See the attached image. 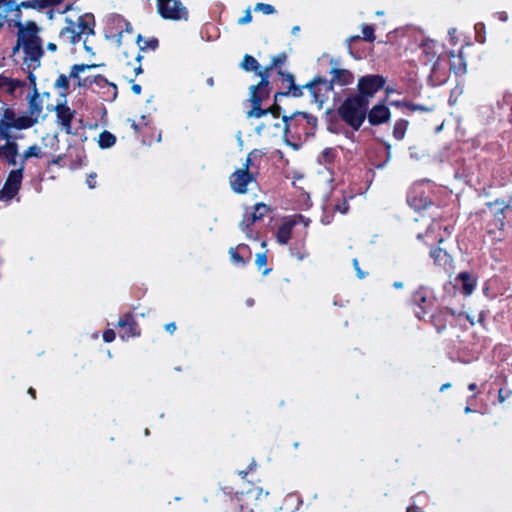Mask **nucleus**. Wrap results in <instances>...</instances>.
Segmentation results:
<instances>
[{
  "mask_svg": "<svg viewBox=\"0 0 512 512\" xmlns=\"http://www.w3.org/2000/svg\"><path fill=\"white\" fill-rule=\"evenodd\" d=\"M65 12L64 26L59 33L60 42L65 45H76L82 42L86 51L92 52V47L87 42L88 38L95 34L94 16L70 8H67Z\"/></svg>",
  "mask_w": 512,
  "mask_h": 512,
  "instance_id": "nucleus-1",
  "label": "nucleus"
},
{
  "mask_svg": "<svg viewBox=\"0 0 512 512\" xmlns=\"http://www.w3.org/2000/svg\"><path fill=\"white\" fill-rule=\"evenodd\" d=\"M38 32L39 28L34 22L19 25L18 40L14 53L22 49L24 64L29 70H35L40 66L43 55L42 41Z\"/></svg>",
  "mask_w": 512,
  "mask_h": 512,
  "instance_id": "nucleus-2",
  "label": "nucleus"
},
{
  "mask_svg": "<svg viewBox=\"0 0 512 512\" xmlns=\"http://www.w3.org/2000/svg\"><path fill=\"white\" fill-rule=\"evenodd\" d=\"M331 64L333 68L331 70L332 78L330 82L326 80H315L306 86L314 97V100L320 104L327 98V93L332 89L333 84L346 86L351 84L354 79L350 71L337 67L338 62L336 60L332 59Z\"/></svg>",
  "mask_w": 512,
  "mask_h": 512,
  "instance_id": "nucleus-3",
  "label": "nucleus"
},
{
  "mask_svg": "<svg viewBox=\"0 0 512 512\" xmlns=\"http://www.w3.org/2000/svg\"><path fill=\"white\" fill-rule=\"evenodd\" d=\"M368 100L360 96L347 98L338 108V115L353 130H358L367 114Z\"/></svg>",
  "mask_w": 512,
  "mask_h": 512,
  "instance_id": "nucleus-4",
  "label": "nucleus"
},
{
  "mask_svg": "<svg viewBox=\"0 0 512 512\" xmlns=\"http://www.w3.org/2000/svg\"><path fill=\"white\" fill-rule=\"evenodd\" d=\"M248 118H263L264 121L256 126L255 131L258 135L267 134L277 136L280 132L286 133L288 130L287 117L279 118V113L270 108L266 110L248 111Z\"/></svg>",
  "mask_w": 512,
  "mask_h": 512,
  "instance_id": "nucleus-5",
  "label": "nucleus"
},
{
  "mask_svg": "<svg viewBox=\"0 0 512 512\" xmlns=\"http://www.w3.org/2000/svg\"><path fill=\"white\" fill-rule=\"evenodd\" d=\"M97 66L98 65L87 64L74 65L71 68L69 76L60 75L55 81L54 86L63 90H67L70 85H73L74 87H86L91 81L89 77H82V74L87 70L95 69Z\"/></svg>",
  "mask_w": 512,
  "mask_h": 512,
  "instance_id": "nucleus-6",
  "label": "nucleus"
},
{
  "mask_svg": "<svg viewBox=\"0 0 512 512\" xmlns=\"http://www.w3.org/2000/svg\"><path fill=\"white\" fill-rule=\"evenodd\" d=\"M157 10L164 19L180 21L188 18V11L179 0H157Z\"/></svg>",
  "mask_w": 512,
  "mask_h": 512,
  "instance_id": "nucleus-7",
  "label": "nucleus"
},
{
  "mask_svg": "<svg viewBox=\"0 0 512 512\" xmlns=\"http://www.w3.org/2000/svg\"><path fill=\"white\" fill-rule=\"evenodd\" d=\"M0 120L4 125L11 131L24 130L32 127L36 123V119L32 117H26L25 114L17 115L11 108L4 107L0 114Z\"/></svg>",
  "mask_w": 512,
  "mask_h": 512,
  "instance_id": "nucleus-8",
  "label": "nucleus"
},
{
  "mask_svg": "<svg viewBox=\"0 0 512 512\" xmlns=\"http://www.w3.org/2000/svg\"><path fill=\"white\" fill-rule=\"evenodd\" d=\"M24 164L22 163L19 168L12 170L0 190V200L10 201L14 198L20 190L23 179Z\"/></svg>",
  "mask_w": 512,
  "mask_h": 512,
  "instance_id": "nucleus-9",
  "label": "nucleus"
},
{
  "mask_svg": "<svg viewBox=\"0 0 512 512\" xmlns=\"http://www.w3.org/2000/svg\"><path fill=\"white\" fill-rule=\"evenodd\" d=\"M253 153H250L247 156L246 162L244 164V169L236 170L230 176V185L234 192L243 194L247 192V186L251 182L254 181V177L252 174L248 172L249 166L251 164V157Z\"/></svg>",
  "mask_w": 512,
  "mask_h": 512,
  "instance_id": "nucleus-10",
  "label": "nucleus"
},
{
  "mask_svg": "<svg viewBox=\"0 0 512 512\" xmlns=\"http://www.w3.org/2000/svg\"><path fill=\"white\" fill-rule=\"evenodd\" d=\"M384 84V78L379 75L363 76L358 81V96L368 100V98L373 97L374 94L384 86Z\"/></svg>",
  "mask_w": 512,
  "mask_h": 512,
  "instance_id": "nucleus-11",
  "label": "nucleus"
},
{
  "mask_svg": "<svg viewBox=\"0 0 512 512\" xmlns=\"http://www.w3.org/2000/svg\"><path fill=\"white\" fill-rule=\"evenodd\" d=\"M262 76L261 81L256 86L250 87V96L249 102L252 105V109L250 111L263 110L261 105L263 101L269 98L270 90H269V81L266 76L260 74Z\"/></svg>",
  "mask_w": 512,
  "mask_h": 512,
  "instance_id": "nucleus-12",
  "label": "nucleus"
},
{
  "mask_svg": "<svg viewBox=\"0 0 512 512\" xmlns=\"http://www.w3.org/2000/svg\"><path fill=\"white\" fill-rule=\"evenodd\" d=\"M298 222H303L305 226L308 225V220L301 215L283 221L276 233V239L279 244L285 245L288 243L291 238L292 230Z\"/></svg>",
  "mask_w": 512,
  "mask_h": 512,
  "instance_id": "nucleus-13",
  "label": "nucleus"
},
{
  "mask_svg": "<svg viewBox=\"0 0 512 512\" xmlns=\"http://www.w3.org/2000/svg\"><path fill=\"white\" fill-rule=\"evenodd\" d=\"M55 113L57 124L60 125L62 130L67 134H70L72 131L71 123L75 116V110L71 109L65 102L56 105Z\"/></svg>",
  "mask_w": 512,
  "mask_h": 512,
  "instance_id": "nucleus-14",
  "label": "nucleus"
},
{
  "mask_svg": "<svg viewBox=\"0 0 512 512\" xmlns=\"http://www.w3.org/2000/svg\"><path fill=\"white\" fill-rule=\"evenodd\" d=\"M367 116L371 125H380L386 123L390 119L391 114L387 106L377 104L371 108Z\"/></svg>",
  "mask_w": 512,
  "mask_h": 512,
  "instance_id": "nucleus-15",
  "label": "nucleus"
},
{
  "mask_svg": "<svg viewBox=\"0 0 512 512\" xmlns=\"http://www.w3.org/2000/svg\"><path fill=\"white\" fill-rule=\"evenodd\" d=\"M118 326L120 327L119 336L122 339H129L130 337H134L139 334L134 321L129 315H126L123 319H120Z\"/></svg>",
  "mask_w": 512,
  "mask_h": 512,
  "instance_id": "nucleus-16",
  "label": "nucleus"
},
{
  "mask_svg": "<svg viewBox=\"0 0 512 512\" xmlns=\"http://www.w3.org/2000/svg\"><path fill=\"white\" fill-rule=\"evenodd\" d=\"M18 155V145L15 142H7L0 146V157L6 159L9 165L17 164L16 157Z\"/></svg>",
  "mask_w": 512,
  "mask_h": 512,
  "instance_id": "nucleus-17",
  "label": "nucleus"
},
{
  "mask_svg": "<svg viewBox=\"0 0 512 512\" xmlns=\"http://www.w3.org/2000/svg\"><path fill=\"white\" fill-rule=\"evenodd\" d=\"M22 85L23 83L20 80L0 75V94L13 95Z\"/></svg>",
  "mask_w": 512,
  "mask_h": 512,
  "instance_id": "nucleus-18",
  "label": "nucleus"
},
{
  "mask_svg": "<svg viewBox=\"0 0 512 512\" xmlns=\"http://www.w3.org/2000/svg\"><path fill=\"white\" fill-rule=\"evenodd\" d=\"M430 255L434 259L435 264L443 267L446 270L452 268V258L447 253V251L443 250L442 248L431 250Z\"/></svg>",
  "mask_w": 512,
  "mask_h": 512,
  "instance_id": "nucleus-19",
  "label": "nucleus"
},
{
  "mask_svg": "<svg viewBox=\"0 0 512 512\" xmlns=\"http://www.w3.org/2000/svg\"><path fill=\"white\" fill-rule=\"evenodd\" d=\"M43 111L42 100L38 93H34L29 99V109L26 117H32L38 122Z\"/></svg>",
  "mask_w": 512,
  "mask_h": 512,
  "instance_id": "nucleus-20",
  "label": "nucleus"
},
{
  "mask_svg": "<svg viewBox=\"0 0 512 512\" xmlns=\"http://www.w3.org/2000/svg\"><path fill=\"white\" fill-rule=\"evenodd\" d=\"M458 279L461 281L462 290L465 295H470L475 289L476 281L468 273H460Z\"/></svg>",
  "mask_w": 512,
  "mask_h": 512,
  "instance_id": "nucleus-21",
  "label": "nucleus"
},
{
  "mask_svg": "<svg viewBox=\"0 0 512 512\" xmlns=\"http://www.w3.org/2000/svg\"><path fill=\"white\" fill-rule=\"evenodd\" d=\"M488 207L490 208V210L492 211L494 216L497 217L498 220H500L501 226H503L504 223L499 218V215L502 214L505 210L512 209V205H510V204L509 205H505V203L503 201L496 200L494 202L488 203Z\"/></svg>",
  "mask_w": 512,
  "mask_h": 512,
  "instance_id": "nucleus-22",
  "label": "nucleus"
},
{
  "mask_svg": "<svg viewBox=\"0 0 512 512\" xmlns=\"http://www.w3.org/2000/svg\"><path fill=\"white\" fill-rule=\"evenodd\" d=\"M116 143V137L109 131H103L99 134L98 144L101 148L107 149Z\"/></svg>",
  "mask_w": 512,
  "mask_h": 512,
  "instance_id": "nucleus-23",
  "label": "nucleus"
},
{
  "mask_svg": "<svg viewBox=\"0 0 512 512\" xmlns=\"http://www.w3.org/2000/svg\"><path fill=\"white\" fill-rule=\"evenodd\" d=\"M269 211V208L264 203H258L254 207V212L250 214L251 216V222H256L257 220L262 219L267 212Z\"/></svg>",
  "mask_w": 512,
  "mask_h": 512,
  "instance_id": "nucleus-24",
  "label": "nucleus"
},
{
  "mask_svg": "<svg viewBox=\"0 0 512 512\" xmlns=\"http://www.w3.org/2000/svg\"><path fill=\"white\" fill-rule=\"evenodd\" d=\"M137 44L141 50L155 49L158 46V40L156 38L145 39L143 36L138 35Z\"/></svg>",
  "mask_w": 512,
  "mask_h": 512,
  "instance_id": "nucleus-25",
  "label": "nucleus"
},
{
  "mask_svg": "<svg viewBox=\"0 0 512 512\" xmlns=\"http://www.w3.org/2000/svg\"><path fill=\"white\" fill-rule=\"evenodd\" d=\"M408 122L405 120H399L395 123L393 129V135L397 140H402L407 130Z\"/></svg>",
  "mask_w": 512,
  "mask_h": 512,
  "instance_id": "nucleus-26",
  "label": "nucleus"
},
{
  "mask_svg": "<svg viewBox=\"0 0 512 512\" xmlns=\"http://www.w3.org/2000/svg\"><path fill=\"white\" fill-rule=\"evenodd\" d=\"M241 67L246 71H256L258 68V62L254 57L245 55L241 63Z\"/></svg>",
  "mask_w": 512,
  "mask_h": 512,
  "instance_id": "nucleus-27",
  "label": "nucleus"
},
{
  "mask_svg": "<svg viewBox=\"0 0 512 512\" xmlns=\"http://www.w3.org/2000/svg\"><path fill=\"white\" fill-rule=\"evenodd\" d=\"M32 157H42L41 149L37 145L28 147L23 153V162Z\"/></svg>",
  "mask_w": 512,
  "mask_h": 512,
  "instance_id": "nucleus-28",
  "label": "nucleus"
},
{
  "mask_svg": "<svg viewBox=\"0 0 512 512\" xmlns=\"http://www.w3.org/2000/svg\"><path fill=\"white\" fill-rule=\"evenodd\" d=\"M16 0H0V7H2L5 12H12L14 10H18L19 6L15 2Z\"/></svg>",
  "mask_w": 512,
  "mask_h": 512,
  "instance_id": "nucleus-29",
  "label": "nucleus"
},
{
  "mask_svg": "<svg viewBox=\"0 0 512 512\" xmlns=\"http://www.w3.org/2000/svg\"><path fill=\"white\" fill-rule=\"evenodd\" d=\"M255 11H260L266 15H270L275 13V8L270 4L257 3L255 5Z\"/></svg>",
  "mask_w": 512,
  "mask_h": 512,
  "instance_id": "nucleus-30",
  "label": "nucleus"
},
{
  "mask_svg": "<svg viewBox=\"0 0 512 512\" xmlns=\"http://www.w3.org/2000/svg\"><path fill=\"white\" fill-rule=\"evenodd\" d=\"M90 70H87L84 74H82V77H89L90 83L88 85H91L92 83H97L98 85L102 86L103 84H108L107 80L100 75L91 76L88 74Z\"/></svg>",
  "mask_w": 512,
  "mask_h": 512,
  "instance_id": "nucleus-31",
  "label": "nucleus"
},
{
  "mask_svg": "<svg viewBox=\"0 0 512 512\" xmlns=\"http://www.w3.org/2000/svg\"><path fill=\"white\" fill-rule=\"evenodd\" d=\"M363 39L372 42L375 39L374 28L371 25H364L362 28Z\"/></svg>",
  "mask_w": 512,
  "mask_h": 512,
  "instance_id": "nucleus-32",
  "label": "nucleus"
},
{
  "mask_svg": "<svg viewBox=\"0 0 512 512\" xmlns=\"http://www.w3.org/2000/svg\"><path fill=\"white\" fill-rule=\"evenodd\" d=\"M408 203L414 207L415 209H421L428 205V201L426 198H421L419 203L416 201L415 198H413L411 195L408 197Z\"/></svg>",
  "mask_w": 512,
  "mask_h": 512,
  "instance_id": "nucleus-33",
  "label": "nucleus"
},
{
  "mask_svg": "<svg viewBox=\"0 0 512 512\" xmlns=\"http://www.w3.org/2000/svg\"><path fill=\"white\" fill-rule=\"evenodd\" d=\"M254 223L255 222H251V216L250 215H245L243 220L240 222V228H241L242 231H244L247 234V236L250 237L249 228Z\"/></svg>",
  "mask_w": 512,
  "mask_h": 512,
  "instance_id": "nucleus-34",
  "label": "nucleus"
},
{
  "mask_svg": "<svg viewBox=\"0 0 512 512\" xmlns=\"http://www.w3.org/2000/svg\"><path fill=\"white\" fill-rule=\"evenodd\" d=\"M11 137L10 130L0 120V140H8Z\"/></svg>",
  "mask_w": 512,
  "mask_h": 512,
  "instance_id": "nucleus-35",
  "label": "nucleus"
},
{
  "mask_svg": "<svg viewBox=\"0 0 512 512\" xmlns=\"http://www.w3.org/2000/svg\"><path fill=\"white\" fill-rule=\"evenodd\" d=\"M229 254H230L231 260L234 263L244 264L243 258L239 255V253L237 252V250L235 248H230Z\"/></svg>",
  "mask_w": 512,
  "mask_h": 512,
  "instance_id": "nucleus-36",
  "label": "nucleus"
},
{
  "mask_svg": "<svg viewBox=\"0 0 512 512\" xmlns=\"http://www.w3.org/2000/svg\"><path fill=\"white\" fill-rule=\"evenodd\" d=\"M21 7H25V8H40L42 5H41V2L39 0H28V1H24L20 4Z\"/></svg>",
  "mask_w": 512,
  "mask_h": 512,
  "instance_id": "nucleus-37",
  "label": "nucleus"
},
{
  "mask_svg": "<svg viewBox=\"0 0 512 512\" xmlns=\"http://www.w3.org/2000/svg\"><path fill=\"white\" fill-rule=\"evenodd\" d=\"M255 263L259 269L263 268L267 263L266 255L264 253L257 254Z\"/></svg>",
  "mask_w": 512,
  "mask_h": 512,
  "instance_id": "nucleus-38",
  "label": "nucleus"
},
{
  "mask_svg": "<svg viewBox=\"0 0 512 512\" xmlns=\"http://www.w3.org/2000/svg\"><path fill=\"white\" fill-rule=\"evenodd\" d=\"M252 21V15L249 9L245 11V14L243 17L238 19V24L245 25Z\"/></svg>",
  "mask_w": 512,
  "mask_h": 512,
  "instance_id": "nucleus-39",
  "label": "nucleus"
},
{
  "mask_svg": "<svg viewBox=\"0 0 512 512\" xmlns=\"http://www.w3.org/2000/svg\"><path fill=\"white\" fill-rule=\"evenodd\" d=\"M115 332L112 329H107L103 333V339L105 342H112L115 339Z\"/></svg>",
  "mask_w": 512,
  "mask_h": 512,
  "instance_id": "nucleus-40",
  "label": "nucleus"
},
{
  "mask_svg": "<svg viewBox=\"0 0 512 512\" xmlns=\"http://www.w3.org/2000/svg\"><path fill=\"white\" fill-rule=\"evenodd\" d=\"M86 183L88 185L89 188L93 189L95 188L96 186V174L95 173H91L87 180H86Z\"/></svg>",
  "mask_w": 512,
  "mask_h": 512,
  "instance_id": "nucleus-41",
  "label": "nucleus"
},
{
  "mask_svg": "<svg viewBox=\"0 0 512 512\" xmlns=\"http://www.w3.org/2000/svg\"><path fill=\"white\" fill-rule=\"evenodd\" d=\"M353 266L357 272V275L360 279L364 278L365 277V274L360 270L359 268V262L357 259H353Z\"/></svg>",
  "mask_w": 512,
  "mask_h": 512,
  "instance_id": "nucleus-42",
  "label": "nucleus"
},
{
  "mask_svg": "<svg viewBox=\"0 0 512 512\" xmlns=\"http://www.w3.org/2000/svg\"><path fill=\"white\" fill-rule=\"evenodd\" d=\"M337 211L341 212L342 214H345L347 213L348 209H349V206L347 205V203L344 201L342 204L340 205H337L336 208H335Z\"/></svg>",
  "mask_w": 512,
  "mask_h": 512,
  "instance_id": "nucleus-43",
  "label": "nucleus"
},
{
  "mask_svg": "<svg viewBox=\"0 0 512 512\" xmlns=\"http://www.w3.org/2000/svg\"><path fill=\"white\" fill-rule=\"evenodd\" d=\"M166 330L170 333H173L175 330H176V325L175 323H168L166 326H165Z\"/></svg>",
  "mask_w": 512,
  "mask_h": 512,
  "instance_id": "nucleus-44",
  "label": "nucleus"
},
{
  "mask_svg": "<svg viewBox=\"0 0 512 512\" xmlns=\"http://www.w3.org/2000/svg\"><path fill=\"white\" fill-rule=\"evenodd\" d=\"M332 153L333 151L331 149H326L324 152H323V157L327 160H329L331 157H332Z\"/></svg>",
  "mask_w": 512,
  "mask_h": 512,
  "instance_id": "nucleus-45",
  "label": "nucleus"
},
{
  "mask_svg": "<svg viewBox=\"0 0 512 512\" xmlns=\"http://www.w3.org/2000/svg\"><path fill=\"white\" fill-rule=\"evenodd\" d=\"M132 91H133L135 94H140V93H141V87H140V85H138V84H134V85L132 86Z\"/></svg>",
  "mask_w": 512,
  "mask_h": 512,
  "instance_id": "nucleus-46",
  "label": "nucleus"
},
{
  "mask_svg": "<svg viewBox=\"0 0 512 512\" xmlns=\"http://www.w3.org/2000/svg\"><path fill=\"white\" fill-rule=\"evenodd\" d=\"M47 49H48L49 51H51V52H55V51H56V49H57L56 44H54V43H49V44L47 45Z\"/></svg>",
  "mask_w": 512,
  "mask_h": 512,
  "instance_id": "nucleus-47",
  "label": "nucleus"
},
{
  "mask_svg": "<svg viewBox=\"0 0 512 512\" xmlns=\"http://www.w3.org/2000/svg\"><path fill=\"white\" fill-rule=\"evenodd\" d=\"M393 286L397 289L402 288L403 284L401 282H395Z\"/></svg>",
  "mask_w": 512,
  "mask_h": 512,
  "instance_id": "nucleus-48",
  "label": "nucleus"
},
{
  "mask_svg": "<svg viewBox=\"0 0 512 512\" xmlns=\"http://www.w3.org/2000/svg\"><path fill=\"white\" fill-rule=\"evenodd\" d=\"M28 393L34 398L35 397V390L33 388H29Z\"/></svg>",
  "mask_w": 512,
  "mask_h": 512,
  "instance_id": "nucleus-49",
  "label": "nucleus"
},
{
  "mask_svg": "<svg viewBox=\"0 0 512 512\" xmlns=\"http://www.w3.org/2000/svg\"><path fill=\"white\" fill-rule=\"evenodd\" d=\"M299 30H300V29H299V27H298V26H295V27H293V29H292V33H293V34H296V33H298V32H299Z\"/></svg>",
  "mask_w": 512,
  "mask_h": 512,
  "instance_id": "nucleus-50",
  "label": "nucleus"
},
{
  "mask_svg": "<svg viewBox=\"0 0 512 512\" xmlns=\"http://www.w3.org/2000/svg\"><path fill=\"white\" fill-rule=\"evenodd\" d=\"M407 512H421L417 508H408Z\"/></svg>",
  "mask_w": 512,
  "mask_h": 512,
  "instance_id": "nucleus-51",
  "label": "nucleus"
},
{
  "mask_svg": "<svg viewBox=\"0 0 512 512\" xmlns=\"http://www.w3.org/2000/svg\"><path fill=\"white\" fill-rule=\"evenodd\" d=\"M298 91H299V89H298V88H294V90H293L292 94H293L294 96H299L300 94L298 93Z\"/></svg>",
  "mask_w": 512,
  "mask_h": 512,
  "instance_id": "nucleus-52",
  "label": "nucleus"
},
{
  "mask_svg": "<svg viewBox=\"0 0 512 512\" xmlns=\"http://www.w3.org/2000/svg\"><path fill=\"white\" fill-rule=\"evenodd\" d=\"M475 389H476V384L473 383V384L469 385V390L473 391Z\"/></svg>",
  "mask_w": 512,
  "mask_h": 512,
  "instance_id": "nucleus-53",
  "label": "nucleus"
},
{
  "mask_svg": "<svg viewBox=\"0 0 512 512\" xmlns=\"http://www.w3.org/2000/svg\"><path fill=\"white\" fill-rule=\"evenodd\" d=\"M110 86H111V87H112V89H113V95H114V97H115V96H116V86H115V85H113V84H111Z\"/></svg>",
  "mask_w": 512,
  "mask_h": 512,
  "instance_id": "nucleus-54",
  "label": "nucleus"
},
{
  "mask_svg": "<svg viewBox=\"0 0 512 512\" xmlns=\"http://www.w3.org/2000/svg\"><path fill=\"white\" fill-rule=\"evenodd\" d=\"M4 18L5 17L0 14V27L3 25Z\"/></svg>",
  "mask_w": 512,
  "mask_h": 512,
  "instance_id": "nucleus-55",
  "label": "nucleus"
},
{
  "mask_svg": "<svg viewBox=\"0 0 512 512\" xmlns=\"http://www.w3.org/2000/svg\"><path fill=\"white\" fill-rule=\"evenodd\" d=\"M450 386V384H444L442 387H441V390H444L446 388H448Z\"/></svg>",
  "mask_w": 512,
  "mask_h": 512,
  "instance_id": "nucleus-56",
  "label": "nucleus"
},
{
  "mask_svg": "<svg viewBox=\"0 0 512 512\" xmlns=\"http://www.w3.org/2000/svg\"><path fill=\"white\" fill-rule=\"evenodd\" d=\"M208 84H209L210 86H212V85H213V79H212V78L208 79Z\"/></svg>",
  "mask_w": 512,
  "mask_h": 512,
  "instance_id": "nucleus-57",
  "label": "nucleus"
},
{
  "mask_svg": "<svg viewBox=\"0 0 512 512\" xmlns=\"http://www.w3.org/2000/svg\"><path fill=\"white\" fill-rule=\"evenodd\" d=\"M52 141H55L57 139V136L56 135H53L51 138H50Z\"/></svg>",
  "mask_w": 512,
  "mask_h": 512,
  "instance_id": "nucleus-58",
  "label": "nucleus"
},
{
  "mask_svg": "<svg viewBox=\"0 0 512 512\" xmlns=\"http://www.w3.org/2000/svg\"><path fill=\"white\" fill-rule=\"evenodd\" d=\"M247 303H248V305H252L253 301L252 300H248Z\"/></svg>",
  "mask_w": 512,
  "mask_h": 512,
  "instance_id": "nucleus-59",
  "label": "nucleus"
},
{
  "mask_svg": "<svg viewBox=\"0 0 512 512\" xmlns=\"http://www.w3.org/2000/svg\"><path fill=\"white\" fill-rule=\"evenodd\" d=\"M454 29L449 31V34L454 35Z\"/></svg>",
  "mask_w": 512,
  "mask_h": 512,
  "instance_id": "nucleus-60",
  "label": "nucleus"
},
{
  "mask_svg": "<svg viewBox=\"0 0 512 512\" xmlns=\"http://www.w3.org/2000/svg\"><path fill=\"white\" fill-rule=\"evenodd\" d=\"M454 29L449 31V34L454 35Z\"/></svg>",
  "mask_w": 512,
  "mask_h": 512,
  "instance_id": "nucleus-61",
  "label": "nucleus"
},
{
  "mask_svg": "<svg viewBox=\"0 0 512 512\" xmlns=\"http://www.w3.org/2000/svg\"><path fill=\"white\" fill-rule=\"evenodd\" d=\"M470 411H471V410H470V408H468V407L465 409V412H466V413H468V412H470Z\"/></svg>",
  "mask_w": 512,
  "mask_h": 512,
  "instance_id": "nucleus-62",
  "label": "nucleus"
},
{
  "mask_svg": "<svg viewBox=\"0 0 512 512\" xmlns=\"http://www.w3.org/2000/svg\"><path fill=\"white\" fill-rule=\"evenodd\" d=\"M29 78H30V80H33L31 72L29 73Z\"/></svg>",
  "mask_w": 512,
  "mask_h": 512,
  "instance_id": "nucleus-63",
  "label": "nucleus"
}]
</instances>
